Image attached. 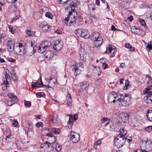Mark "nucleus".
<instances>
[{
	"instance_id": "1",
	"label": "nucleus",
	"mask_w": 152,
	"mask_h": 152,
	"mask_svg": "<svg viewBox=\"0 0 152 152\" xmlns=\"http://www.w3.org/2000/svg\"><path fill=\"white\" fill-rule=\"evenodd\" d=\"M76 6V3L72 1L66 7V10L69 12V15L64 20V25L68 26H76L79 25L78 23H77V19L72 13L74 12Z\"/></svg>"
},
{
	"instance_id": "2",
	"label": "nucleus",
	"mask_w": 152,
	"mask_h": 152,
	"mask_svg": "<svg viewBox=\"0 0 152 152\" xmlns=\"http://www.w3.org/2000/svg\"><path fill=\"white\" fill-rule=\"evenodd\" d=\"M140 145V148L143 150L146 149L150 151L152 149V141L148 138H145L142 140Z\"/></svg>"
},
{
	"instance_id": "3",
	"label": "nucleus",
	"mask_w": 152,
	"mask_h": 152,
	"mask_svg": "<svg viewBox=\"0 0 152 152\" xmlns=\"http://www.w3.org/2000/svg\"><path fill=\"white\" fill-rule=\"evenodd\" d=\"M71 67L72 70L74 71V74L76 76L80 74L81 72L84 69L83 64L81 62L75 64L71 65Z\"/></svg>"
},
{
	"instance_id": "4",
	"label": "nucleus",
	"mask_w": 152,
	"mask_h": 152,
	"mask_svg": "<svg viewBox=\"0 0 152 152\" xmlns=\"http://www.w3.org/2000/svg\"><path fill=\"white\" fill-rule=\"evenodd\" d=\"M126 140L125 137L118 135L114 139V144L118 148H120L123 145Z\"/></svg>"
},
{
	"instance_id": "5",
	"label": "nucleus",
	"mask_w": 152,
	"mask_h": 152,
	"mask_svg": "<svg viewBox=\"0 0 152 152\" xmlns=\"http://www.w3.org/2000/svg\"><path fill=\"white\" fill-rule=\"evenodd\" d=\"M80 88L79 89L78 92L80 96H84L87 93L88 90L89 86L88 83L86 81L81 82L80 84Z\"/></svg>"
},
{
	"instance_id": "6",
	"label": "nucleus",
	"mask_w": 152,
	"mask_h": 152,
	"mask_svg": "<svg viewBox=\"0 0 152 152\" xmlns=\"http://www.w3.org/2000/svg\"><path fill=\"white\" fill-rule=\"evenodd\" d=\"M74 32L78 37H81L86 39L90 37V34L86 29H77Z\"/></svg>"
},
{
	"instance_id": "7",
	"label": "nucleus",
	"mask_w": 152,
	"mask_h": 152,
	"mask_svg": "<svg viewBox=\"0 0 152 152\" xmlns=\"http://www.w3.org/2000/svg\"><path fill=\"white\" fill-rule=\"evenodd\" d=\"M118 101V103L121 106L128 105L129 104L130 98L129 96H128L126 94L124 95L119 96V98Z\"/></svg>"
},
{
	"instance_id": "8",
	"label": "nucleus",
	"mask_w": 152,
	"mask_h": 152,
	"mask_svg": "<svg viewBox=\"0 0 152 152\" xmlns=\"http://www.w3.org/2000/svg\"><path fill=\"white\" fill-rule=\"evenodd\" d=\"M119 95L118 96L115 92H112L110 94L108 97V101L111 104L115 103V102L118 103Z\"/></svg>"
},
{
	"instance_id": "9",
	"label": "nucleus",
	"mask_w": 152,
	"mask_h": 152,
	"mask_svg": "<svg viewBox=\"0 0 152 152\" xmlns=\"http://www.w3.org/2000/svg\"><path fill=\"white\" fill-rule=\"evenodd\" d=\"M62 45L60 43V41L57 40L56 41L53 42L51 46V48L53 49L55 51H60L62 48Z\"/></svg>"
},
{
	"instance_id": "10",
	"label": "nucleus",
	"mask_w": 152,
	"mask_h": 152,
	"mask_svg": "<svg viewBox=\"0 0 152 152\" xmlns=\"http://www.w3.org/2000/svg\"><path fill=\"white\" fill-rule=\"evenodd\" d=\"M70 139L74 143H76L80 140V135L76 132L71 131L70 134Z\"/></svg>"
},
{
	"instance_id": "11",
	"label": "nucleus",
	"mask_w": 152,
	"mask_h": 152,
	"mask_svg": "<svg viewBox=\"0 0 152 152\" xmlns=\"http://www.w3.org/2000/svg\"><path fill=\"white\" fill-rule=\"evenodd\" d=\"M129 115L127 113H122L118 115V123H125L129 118Z\"/></svg>"
},
{
	"instance_id": "12",
	"label": "nucleus",
	"mask_w": 152,
	"mask_h": 152,
	"mask_svg": "<svg viewBox=\"0 0 152 152\" xmlns=\"http://www.w3.org/2000/svg\"><path fill=\"white\" fill-rule=\"evenodd\" d=\"M50 80L48 82V84L47 85H44L41 79V82L42 83V85L43 86H45L46 88H51L53 86H54V84L56 83L57 82V78L56 77H54L53 78H50Z\"/></svg>"
},
{
	"instance_id": "13",
	"label": "nucleus",
	"mask_w": 152,
	"mask_h": 152,
	"mask_svg": "<svg viewBox=\"0 0 152 152\" xmlns=\"http://www.w3.org/2000/svg\"><path fill=\"white\" fill-rule=\"evenodd\" d=\"M128 123L130 126L133 127H137L139 124L137 119L134 115L132 117L131 119H129Z\"/></svg>"
},
{
	"instance_id": "14",
	"label": "nucleus",
	"mask_w": 152,
	"mask_h": 152,
	"mask_svg": "<svg viewBox=\"0 0 152 152\" xmlns=\"http://www.w3.org/2000/svg\"><path fill=\"white\" fill-rule=\"evenodd\" d=\"M7 132L6 134V137L5 140L7 142H12L14 140V138L10 132V130L9 129H6Z\"/></svg>"
},
{
	"instance_id": "15",
	"label": "nucleus",
	"mask_w": 152,
	"mask_h": 152,
	"mask_svg": "<svg viewBox=\"0 0 152 152\" xmlns=\"http://www.w3.org/2000/svg\"><path fill=\"white\" fill-rule=\"evenodd\" d=\"M7 49L9 51L12 52L13 50V48L14 47V44L15 43V41L13 39H10V38L7 39Z\"/></svg>"
},
{
	"instance_id": "16",
	"label": "nucleus",
	"mask_w": 152,
	"mask_h": 152,
	"mask_svg": "<svg viewBox=\"0 0 152 152\" xmlns=\"http://www.w3.org/2000/svg\"><path fill=\"white\" fill-rule=\"evenodd\" d=\"M79 54L80 59L82 61H84L86 57L87 54L85 50L83 48L79 50Z\"/></svg>"
},
{
	"instance_id": "17",
	"label": "nucleus",
	"mask_w": 152,
	"mask_h": 152,
	"mask_svg": "<svg viewBox=\"0 0 152 152\" xmlns=\"http://www.w3.org/2000/svg\"><path fill=\"white\" fill-rule=\"evenodd\" d=\"M144 101L148 104L152 103V93H148L144 98Z\"/></svg>"
},
{
	"instance_id": "18",
	"label": "nucleus",
	"mask_w": 152,
	"mask_h": 152,
	"mask_svg": "<svg viewBox=\"0 0 152 152\" xmlns=\"http://www.w3.org/2000/svg\"><path fill=\"white\" fill-rule=\"evenodd\" d=\"M115 52V49L112 48L111 45H107L106 50L105 53H107L109 54L114 55Z\"/></svg>"
},
{
	"instance_id": "19",
	"label": "nucleus",
	"mask_w": 152,
	"mask_h": 152,
	"mask_svg": "<svg viewBox=\"0 0 152 152\" xmlns=\"http://www.w3.org/2000/svg\"><path fill=\"white\" fill-rule=\"evenodd\" d=\"M69 121L68 124L70 125L71 124L72 125L73 124V121H75L78 119V115L77 114H75L73 115H69Z\"/></svg>"
},
{
	"instance_id": "20",
	"label": "nucleus",
	"mask_w": 152,
	"mask_h": 152,
	"mask_svg": "<svg viewBox=\"0 0 152 152\" xmlns=\"http://www.w3.org/2000/svg\"><path fill=\"white\" fill-rule=\"evenodd\" d=\"M41 25L42 26V29L43 31H48L50 30L51 27L48 25L46 22H43Z\"/></svg>"
},
{
	"instance_id": "21",
	"label": "nucleus",
	"mask_w": 152,
	"mask_h": 152,
	"mask_svg": "<svg viewBox=\"0 0 152 152\" xmlns=\"http://www.w3.org/2000/svg\"><path fill=\"white\" fill-rule=\"evenodd\" d=\"M54 56L53 53L50 51H47L45 54V57L47 60H52V58Z\"/></svg>"
},
{
	"instance_id": "22",
	"label": "nucleus",
	"mask_w": 152,
	"mask_h": 152,
	"mask_svg": "<svg viewBox=\"0 0 152 152\" xmlns=\"http://www.w3.org/2000/svg\"><path fill=\"white\" fill-rule=\"evenodd\" d=\"M46 136H48V140L49 141V143H50L51 145H52V144H51V143H52L55 142H54L55 140V137L52 134L47 133L46 135Z\"/></svg>"
},
{
	"instance_id": "23",
	"label": "nucleus",
	"mask_w": 152,
	"mask_h": 152,
	"mask_svg": "<svg viewBox=\"0 0 152 152\" xmlns=\"http://www.w3.org/2000/svg\"><path fill=\"white\" fill-rule=\"evenodd\" d=\"M131 29L132 33L137 34L140 33L142 31L140 28L138 27L137 28L135 26L132 27Z\"/></svg>"
},
{
	"instance_id": "24",
	"label": "nucleus",
	"mask_w": 152,
	"mask_h": 152,
	"mask_svg": "<svg viewBox=\"0 0 152 152\" xmlns=\"http://www.w3.org/2000/svg\"><path fill=\"white\" fill-rule=\"evenodd\" d=\"M52 145H50L51 146H52L53 148H55L56 150L58 152L61 149V146L60 145L56 142H54L52 143Z\"/></svg>"
},
{
	"instance_id": "25",
	"label": "nucleus",
	"mask_w": 152,
	"mask_h": 152,
	"mask_svg": "<svg viewBox=\"0 0 152 152\" xmlns=\"http://www.w3.org/2000/svg\"><path fill=\"white\" fill-rule=\"evenodd\" d=\"M146 115L148 120L150 121H152V107L148 110Z\"/></svg>"
},
{
	"instance_id": "26",
	"label": "nucleus",
	"mask_w": 152,
	"mask_h": 152,
	"mask_svg": "<svg viewBox=\"0 0 152 152\" xmlns=\"http://www.w3.org/2000/svg\"><path fill=\"white\" fill-rule=\"evenodd\" d=\"M99 40H94L93 43L94 45L96 47H98L102 43L103 39L102 38H99Z\"/></svg>"
},
{
	"instance_id": "27",
	"label": "nucleus",
	"mask_w": 152,
	"mask_h": 152,
	"mask_svg": "<svg viewBox=\"0 0 152 152\" xmlns=\"http://www.w3.org/2000/svg\"><path fill=\"white\" fill-rule=\"evenodd\" d=\"M119 125V124H116L113 123L112 122V124H111V126H110V129L112 130L116 131L117 130L119 129L120 127Z\"/></svg>"
},
{
	"instance_id": "28",
	"label": "nucleus",
	"mask_w": 152,
	"mask_h": 152,
	"mask_svg": "<svg viewBox=\"0 0 152 152\" xmlns=\"http://www.w3.org/2000/svg\"><path fill=\"white\" fill-rule=\"evenodd\" d=\"M19 45L20 46V55H25L26 50L25 49L24 46H23L22 43H19Z\"/></svg>"
},
{
	"instance_id": "29",
	"label": "nucleus",
	"mask_w": 152,
	"mask_h": 152,
	"mask_svg": "<svg viewBox=\"0 0 152 152\" xmlns=\"http://www.w3.org/2000/svg\"><path fill=\"white\" fill-rule=\"evenodd\" d=\"M46 50V48L44 45L43 43L40 45L39 48V52L41 53H43Z\"/></svg>"
},
{
	"instance_id": "30",
	"label": "nucleus",
	"mask_w": 152,
	"mask_h": 152,
	"mask_svg": "<svg viewBox=\"0 0 152 152\" xmlns=\"http://www.w3.org/2000/svg\"><path fill=\"white\" fill-rule=\"evenodd\" d=\"M17 10V8L15 4H12L9 7V11L11 12L15 11Z\"/></svg>"
},
{
	"instance_id": "31",
	"label": "nucleus",
	"mask_w": 152,
	"mask_h": 152,
	"mask_svg": "<svg viewBox=\"0 0 152 152\" xmlns=\"http://www.w3.org/2000/svg\"><path fill=\"white\" fill-rule=\"evenodd\" d=\"M39 81V80L37 82L35 83H33L31 84L32 87L33 88H34L35 87L40 88L42 86H43L41 82V80L40 81V83H39L38 81Z\"/></svg>"
},
{
	"instance_id": "32",
	"label": "nucleus",
	"mask_w": 152,
	"mask_h": 152,
	"mask_svg": "<svg viewBox=\"0 0 152 152\" xmlns=\"http://www.w3.org/2000/svg\"><path fill=\"white\" fill-rule=\"evenodd\" d=\"M119 129L120 134L118 135H121L122 136L125 137V135L126 134L127 132L125 128L124 127H122V128H119Z\"/></svg>"
},
{
	"instance_id": "33",
	"label": "nucleus",
	"mask_w": 152,
	"mask_h": 152,
	"mask_svg": "<svg viewBox=\"0 0 152 152\" xmlns=\"http://www.w3.org/2000/svg\"><path fill=\"white\" fill-rule=\"evenodd\" d=\"M14 51V53L16 54H18L20 55V46L18 45V46H16L15 47L14 46L13 48V50Z\"/></svg>"
},
{
	"instance_id": "34",
	"label": "nucleus",
	"mask_w": 152,
	"mask_h": 152,
	"mask_svg": "<svg viewBox=\"0 0 152 152\" xmlns=\"http://www.w3.org/2000/svg\"><path fill=\"white\" fill-rule=\"evenodd\" d=\"M111 124H112V122L110 121L108 122V123L105 124L104 129L106 130L110 129V126H111Z\"/></svg>"
},
{
	"instance_id": "35",
	"label": "nucleus",
	"mask_w": 152,
	"mask_h": 152,
	"mask_svg": "<svg viewBox=\"0 0 152 152\" xmlns=\"http://www.w3.org/2000/svg\"><path fill=\"white\" fill-rule=\"evenodd\" d=\"M146 91H144V93L145 94H148V93H152V84L150 85L148 87L146 88H145Z\"/></svg>"
},
{
	"instance_id": "36",
	"label": "nucleus",
	"mask_w": 152,
	"mask_h": 152,
	"mask_svg": "<svg viewBox=\"0 0 152 152\" xmlns=\"http://www.w3.org/2000/svg\"><path fill=\"white\" fill-rule=\"evenodd\" d=\"M101 35L98 32H93L91 35V39L93 40L94 39H96V38H98L99 37H100Z\"/></svg>"
},
{
	"instance_id": "37",
	"label": "nucleus",
	"mask_w": 152,
	"mask_h": 152,
	"mask_svg": "<svg viewBox=\"0 0 152 152\" xmlns=\"http://www.w3.org/2000/svg\"><path fill=\"white\" fill-rule=\"evenodd\" d=\"M110 121V120L109 119H108V118H103L101 120L102 122L101 125L102 126H104L105 124L108 123V122H109Z\"/></svg>"
},
{
	"instance_id": "38",
	"label": "nucleus",
	"mask_w": 152,
	"mask_h": 152,
	"mask_svg": "<svg viewBox=\"0 0 152 152\" xmlns=\"http://www.w3.org/2000/svg\"><path fill=\"white\" fill-rule=\"evenodd\" d=\"M72 96L71 94L68 93L67 94L66 99L67 102L71 104L72 102V99L71 98Z\"/></svg>"
},
{
	"instance_id": "39",
	"label": "nucleus",
	"mask_w": 152,
	"mask_h": 152,
	"mask_svg": "<svg viewBox=\"0 0 152 152\" xmlns=\"http://www.w3.org/2000/svg\"><path fill=\"white\" fill-rule=\"evenodd\" d=\"M52 132L55 134H58L60 133L61 130L58 128H54L52 129Z\"/></svg>"
},
{
	"instance_id": "40",
	"label": "nucleus",
	"mask_w": 152,
	"mask_h": 152,
	"mask_svg": "<svg viewBox=\"0 0 152 152\" xmlns=\"http://www.w3.org/2000/svg\"><path fill=\"white\" fill-rule=\"evenodd\" d=\"M50 118L53 124H56L57 122V116H51L50 117Z\"/></svg>"
},
{
	"instance_id": "41",
	"label": "nucleus",
	"mask_w": 152,
	"mask_h": 152,
	"mask_svg": "<svg viewBox=\"0 0 152 152\" xmlns=\"http://www.w3.org/2000/svg\"><path fill=\"white\" fill-rule=\"evenodd\" d=\"M43 43L44 45L45 46V47L46 48L49 47L51 48V45L49 41H46L44 42H43Z\"/></svg>"
},
{
	"instance_id": "42",
	"label": "nucleus",
	"mask_w": 152,
	"mask_h": 152,
	"mask_svg": "<svg viewBox=\"0 0 152 152\" xmlns=\"http://www.w3.org/2000/svg\"><path fill=\"white\" fill-rule=\"evenodd\" d=\"M145 131L148 132H152V126H148L146 127L145 128Z\"/></svg>"
},
{
	"instance_id": "43",
	"label": "nucleus",
	"mask_w": 152,
	"mask_h": 152,
	"mask_svg": "<svg viewBox=\"0 0 152 152\" xmlns=\"http://www.w3.org/2000/svg\"><path fill=\"white\" fill-rule=\"evenodd\" d=\"M125 47L126 48L129 49L131 50L132 51L134 50V49L132 47L131 45L129 43H126L125 44Z\"/></svg>"
},
{
	"instance_id": "44",
	"label": "nucleus",
	"mask_w": 152,
	"mask_h": 152,
	"mask_svg": "<svg viewBox=\"0 0 152 152\" xmlns=\"http://www.w3.org/2000/svg\"><path fill=\"white\" fill-rule=\"evenodd\" d=\"M102 83V80L101 78L97 79L95 82V84L99 86L101 85Z\"/></svg>"
},
{
	"instance_id": "45",
	"label": "nucleus",
	"mask_w": 152,
	"mask_h": 152,
	"mask_svg": "<svg viewBox=\"0 0 152 152\" xmlns=\"http://www.w3.org/2000/svg\"><path fill=\"white\" fill-rule=\"evenodd\" d=\"M101 141L100 140L98 141L97 142H96L94 145V148L96 149H97L98 146H100Z\"/></svg>"
},
{
	"instance_id": "46",
	"label": "nucleus",
	"mask_w": 152,
	"mask_h": 152,
	"mask_svg": "<svg viewBox=\"0 0 152 152\" xmlns=\"http://www.w3.org/2000/svg\"><path fill=\"white\" fill-rule=\"evenodd\" d=\"M46 17L50 19H52L53 18L52 15L50 12H47L45 13Z\"/></svg>"
},
{
	"instance_id": "47",
	"label": "nucleus",
	"mask_w": 152,
	"mask_h": 152,
	"mask_svg": "<svg viewBox=\"0 0 152 152\" xmlns=\"http://www.w3.org/2000/svg\"><path fill=\"white\" fill-rule=\"evenodd\" d=\"M45 95V93L43 92H38L36 94L37 98H39Z\"/></svg>"
},
{
	"instance_id": "48",
	"label": "nucleus",
	"mask_w": 152,
	"mask_h": 152,
	"mask_svg": "<svg viewBox=\"0 0 152 152\" xmlns=\"http://www.w3.org/2000/svg\"><path fill=\"white\" fill-rule=\"evenodd\" d=\"M50 144L49 143V142L48 141H46L45 142V147L47 148H51L52 146H50Z\"/></svg>"
},
{
	"instance_id": "49",
	"label": "nucleus",
	"mask_w": 152,
	"mask_h": 152,
	"mask_svg": "<svg viewBox=\"0 0 152 152\" xmlns=\"http://www.w3.org/2000/svg\"><path fill=\"white\" fill-rule=\"evenodd\" d=\"M8 27L11 33L13 34L14 33V31L13 29V26L12 25H9L8 26Z\"/></svg>"
},
{
	"instance_id": "50",
	"label": "nucleus",
	"mask_w": 152,
	"mask_h": 152,
	"mask_svg": "<svg viewBox=\"0 0 152 152\" xmlns=\"http://www.w3.org/2000/svg\"><path fill=\"white\" fill-rule=\"evenodd\" d=\"M24 103L25 105L28 107H30L31 105V103L29 101H26L25 100L24 101Z\"/></svg>"
},
{
	"instance_id": "51",
	"label": "nucleus",
	"mask_w": 152,
	"mask_h": 152,
	"mask_svg": "<svg viewBox=\"0 0 152 152\" xmlns=\"http://www.w3.org/2000/svg\"><path fill=\"white\" fill-rule=\"evenodd\" d=\"M43 123L41 122H39L36 123V126L37 127L39 128L40 127H42L43 126Z\"/></svg>"
},
{
	"instance_id": "52",
	"label": "nucleus",
	"mask_w": 152,
	"mask_h": 152,
	"mask_svg": "<svg viewBox=\"0 0 152 152\" xmlns=\"http://www.w3.org/2000/svg\"><path fill=\"white\" fill-rule=\"evenodd\" d=\"M11 77L13 80L15 81H17L18 80V77L16 76V74L12 75H11Z\"/></svg>"
},
{
	"instance_id": "53",
	"label": "nucleus",
	"mask_w": 152,
	"mask_h": 152,
	"mask_svg": "<svg viewBox=\"0 0 152 152\" xmlns=\"http://www.w3.org/2000/svg\"><path fill=\"white\" fill-rule=\"evenodd\" d=\"M5 80H9L10 78V75L7 73L6 72L5 74Z\"/></svg>"
},
{
	"instance_id": "54",
	"label": "nucleus",
	"mask_w": 152,
	"mask_h": 152,
	"mask_svg": "<svg viewBox=\"0 0 152 152\" xmlns=\"http://www.w3.org/2000/svg\"><path fill=\"white\" fill-rule=\"evenodd\" d=\"M140 22L141 23V24L143 26H144L145 25H146V23L145 21V20L143 19H140Z\"/></svg>"
},
{
	"instance_id": "55",
	"label": "nucleus",
	"mask_w": 152,
	"mask_h": 152,
	"mask_svg": "<svg viewBox=\"0 0 152 152\" xmlns=\"http://www.w3.org/2000/svg\"><path fill=\"white\" fill-rule=\"evenodd\" d=\"M12 124L14 126H16L18 124V123L17 120H14L12 121Z\"/></svg>"
},
{
	"instance_id": "56",
	"label": "nucleus",
	"mask_w": 152,
	"mask_h": 152,
	"mask_svg": "<svg viewBox=\"0 0 152 152\" xmlns=\"http://www.w3.org/2000/svg\"><path fill=\"white\" fill-rule=\"evenodd\" d=\"M12 101L15 102H18V97L15 96L14 97H13V98L12 99Z\"/></svg>"
},
{
	"instance_id": "57",
	"label": "nucleus",
	"mask_w": 152,
	"mask_h": 152,
	"mask_svg": "<svg viewBox=\"0 0 152 152\" xmlns=\"http://www.w3.org/2000/svg\"><path fill=\"white\" fill-rule=\"evenodd\" d=\"M14 103L11 100L8 101L7 102V105L9 106H11Z\"/></svg>"
},
{
	"instance_id": "58",
	"label": "nucleus",
	"mask_w": 152,
	"mask_h": 152,
	"mask_svg": "<svg viewBox=\"0 0 152 152\" xmlns=\"http://www.w3.org/2000/svg\"><path fill=\"white\" fill-rule=\"evenodd\" d=\"M108 66L107 64H106L105 63H103V65L102 66V68L103 69H104L107 68Z\"/></svg>"
},
{
	"instance_id": "59",
	"label": "nucleus",
	"mask_w": 152,
	"mask_h": 152,
	"mask_svg": "<svg viewBox=\"0 0 152 152\" xmlns=\"http://www.w3.org/2000/svg\"><path fill=\"white\" fill-rule=\"evenodd\" d=\"M146 48H148L150 50H151L152 49V46L149 43H148L146 45Z\"/></svg>"
},
{
	"instance_id": "60",
	"label": "nucleus",
	"mask_w": 152,
	"mask_h": 152,
	"mask_svg": "<svg viewBox=\"0 0 152 152\" xmlns=\"http://www.w3.org/2000/svg\"><path fill=\"white\" fill-rule=\"evenodd\" d=\"M26 32L29 36H31V31L30 30H27L26 31Z\"/></svg>"
},
{
	"instance_id": "61",
	"label": "nucleus",
	"mask_w": 152,
	"mask_h": 152,
	"mask_svg": "<svg viewBox=\"0 0 152 152\" xmlns=\"http://www.w3.org/2000/svg\"><path fill=\"white\" fill-rule=\"evenodd\" d=\"M127 20H129L130 22H131L133 20V17L132 15H130V17H128L127 18Z\"/></svg>"
},
{
	"instance_id": "62",
	"label": "nucleus",
	"mask_w": 152,
	"mask_h": 152,
	"mask_svg": "<svg viewBox=\"0 0 152 152\" xmlns=\"http://www.w3.org/2000/svg\"><path fill=\"white\" fill-rule=\"evenodd\" d=\"M15 96V95H14L12 94H9L8 95V96L11 99H12V98H13V97H14Z\"/></svg>"
},
{
	"instance_id": "63",
	"label": "nucleus",
	"mask_w": 152,
	"mask_h": 152,
	"mask_svg": "<svg viewBox=\"0 0 152 152\" xmlns=\"http://www.w3.org/2000/svg\"><path fill=\"white\" fill-rule=\"evenodd\" d=\"M4 84L3 85L7 86L9 84L8 81L7 80H3Z\"/></svg>"
},
{
	"instance_id": "64",
	"label": "nucleus",
	"mask_w": 152,
	"mask_h": 152,
	"mask_svg": "<svg viewBox=\"0 0 152 152\" xmlns=\"http://www.w3.org/2000/svg\"><path fill=\"white\" fill-rule=\"evenodd\" d=\"M129 138H126V140L127 141L128 143H129L132 141V139L131 137H129Z\"/></svg>"
}]
</instances>
